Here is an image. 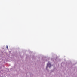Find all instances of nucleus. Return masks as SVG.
<instances>
[{
    "mask_svg": "<svg viewBox=\"0 0 77 77\" xmlns=\"http://www.w3.org/2000/svg\"><path fill=\"white\" fill-rule=\"evenodd\" d=\"M6 48H8V46H6Z\"/></svg>",
    "mask_w": 77,
    "mask_h": 77,
    "instance_id": "nucleus-2",
    "label": "nucleus"
},
{
    "mask_svg": "<svg viewBox=\"0 0 77 77\" xmlns=\"http://www.w3.org/2000/svg\"><path fill=\"white\" fill-rule=\"evenodd\" d=\"M48 66L49 67V68H50L51 66V64L50 63L48 62V63L47 64V68L48 67Z\"/></svg>",
    "mask_w": 77,
    "mask_h": 77,
    "instance_id": "nucleus-1",
    "label": "nucleus"
}]
</instances>
